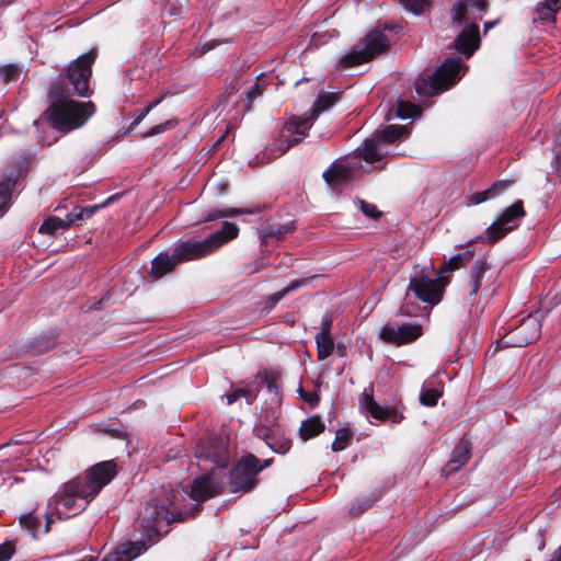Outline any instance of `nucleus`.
<instances>
[{"label": "nucleus", "mask_w": 561, "mask_h": 561, "mask_svg": "<svg viewBox=\"0 0 561 561\" xmlns=\"http://www.w3.org/2000/svg\"><path fill=\"white\" fill-rule=\"evenodd\" d=\"M217 494V486L209 476L196 478L191 488V497L197 502L191 512L176 506L179 493L171 486L162 485L154 490L153 496L147 502L139 515V524L149 541L159 538L161 526L173 522H182L188 516H195L201 511V504Z\"/></svg>", "instance_id": "obj_1"}, {"label": "nucleus", "mask_w": 561, "mask_h": 561, "mask_svg": "<svg viewBox=\"0 0 561 561\" xmlns=\"http://www.w3.org/2000/svg\"><path fill=\"white\" fill-rule=\"evenodd\" d=\"M116 469L114 460L102 461L65 483L54 496L57 513L70 518L85 511L89 503L114 479Z\"/></svg>", "instance_id": "obj_2"}, {"label": "nucleus", "mask_w": 561, "mask_h": 561, "mask_svg": "<svg viewBox=\"0 0 561 561\" xmlns=\"http://www.w3.org/2000/svg\"><path fill=\"white\" fill-rule=\"evenodd\" d=\"M239 228L234 222L225 221L220 230L202 241L186 240L175 245L173 253H159L151 262L150 275L158 279L172 272L179 263L197 260L216 251L224 243L238 236Z\"/></svg>", "instance_id": "obj_3"}, {"label": "nucleus", "mask_w": 561, "mask_h": 561, "mask_svg": "<svg viewBox=\"0 0 561 561\" xmlns=\"http://www.w3.org/2000/svg\"><path fill=\"white\" fill-rule=\"evenodd\" d=\"M48 100L49 106L45 111V116L54 128L64 133L83 125L95 111L92 102L72 100L68 88L61 82L51 84Z\"/></svg>", "instance_id": "obj_4"}, {"label": "nucleus", "mask_w": 561, "mask_h": 561, "mask_svg": "<svg viewBox=\"0 0 561 561\" xmlns=\"http://www.w3.org/2000/svg\"><path fill=\"white\" fill-rule=\"evenodd\" d=\"M486 8V0H458L451 8L453 25L463 26L453 45L466 58H470L480 47L478 21L482 20Z\"/></svg>", "instance_id": "obj_5"}, {"label": "nucleus", "mask_w": 561, "mask_h": 561, "mask_svg": "<svg viewBox=\"0 0 561 561\" xmlns=\"http://www.w3.org/2000/svg\"><path fill=\"white\" fill-rule=\"evenodd\" d=\"M462 65L458 58H447L437 69L424 70L414 82L420 96H434L451 88L460 78Z\"/></svg>", "instance_id": "obj_6"}, {"label": "nucleus", "mask_w": 561, "mask_h": 561, "mask_svg": "<svg viewBox=\"0 0 561 561\" xmlns=\"http://www.w3.org/2000/svg\"><path fill=\"white\" fill-rule=\"evenodd\" d=\"M33 160V153L23 151L13 156L3 170L0 180V217L7 213L12 204V190L19 181L26 176L27 169Z\"/></svg>", "instance_id": "obj_7"}, {"label": "nucleus", "mask_w": 561, "mask_h": 561, "mask_svg": "<svg viewBox=\"0 0 561 561\" xmlns=\"http://www.w3.org/2000/svg\"><path fill=\"white\" fill-rule=\"evenodd\" d=\"M526 211L524 209V204L522 201H516L514 204L508 206L503 214L491 225L489 226L483 233L478 236L471 242H481L494 244L504 237H506L510 232L515 230L520 220L525 217Z\"/></svg>", "instance_id": "obj_8"}, {"label": "nucleus", "mask_w": 561, "mask_h": 561, "mask_svg": "<svg viewBox=\"0 0 561 561\" xmlns=\"http://www.w3.org/2000/svg\"><path fill=\"white\" fill-rule=\"evenodd\" d=\"M390 45L389 37L383 31H371L358 45H356L340 61L343 68H351L371 60L376 55L385 51Z\"/></svg>", "instance_id": "obj_9"}, {"label": "nucleus", "mask_w": 561, "mask_h": 561, "mask_svg": "<svg viewBox=\"0 0 561 561\" xmlns=\"http://www.w3.org/2000/svg\"><path fill=\"white\" fill-rule=\"evenodd\" d=\"M98 57V49L92 48L87 54L79 56L70 62L66 70V77L72 87V94L78 96H88L90 93V79L92 76V65Z\"/></svg>", "instance_id": "obj_10"}, {"label": "nucleus", "mask_w": 561, "mask_h": 561, "mask_svg": "<svg viewBox=\"0 0 561 561\" xmlns=\"http://www.w3.org/2000/svg\"><path fill=\"white\" fill-rule=\"evenodd\" d=\"M259 458L253 454L241 457L230 471L229 485L233 493H248L257 484L256 476L261 468L256 465Z\"/></svg>", "instance_id": "obj_11"}, {"label": "nucleus", "mask_w": 561, "mask_h": 561, "mask_svg": "<svg viewBox=\"0 0 561 561\" xmlns=\"http://www.w3.org/2000/svg\"><path fill=\"white\" fill-rule=\"evenodd\" d=\"M339 100L336 93H322L314 101L309 115L291 116L284 125L283 131L306 137L317 117L324 111L331 108Z\"/></svg>", "instance_id": "obj_12"}, {"label": "nucleus", "mask_w": 561, "mask_h": 561, "mask_svg": "<svg viewBox=\"0 0 561 561\" xmlns=\"http://www.w3.org/2000/svg\"><path fill=\"white\" fill-rule=\"evenodd\" d=\"M540 322L531 316L525 317L517 327L495 342V351L506 347H524L537 341L540 335Z\"/></svg>", "instance_id": "obj_13"}, {"label": "nucleus", "mask_w": 561, "mask_h": 561, "mask_svg": "<svg viewBox=\"0 0 561 561\" xmlns=\"http://www.w3.org/2000/svg\"><path fill=\"white\" fill-rule=\"evenodd\" d=\"M425 272L426 268L410 279L409 290H412L417 299L434 306L440 301L444 287L448 280L442 277L438 272L435 273L434 277L425 274Z\"/></svg>", "instance_id": "obj_14"}, {"label": "nucleus", "mask_w": 561, "mask_h": 561, "mask_svg": "<svg viewBox=\"0 0 561 561\" xmlns=\"http://www.w3.org/2000/svg\"><path fill=\"white\" fill-rule=\"evenodd\" d=\"M360 169V159L357 156H346L336 159L322 174L325 183L334 191L341 190L354 180Z\"/></svg>", "instance_id": "obj_15"}, {"label": "nucleus", "mask_w": 561, "mask_h": 561, "mask_svg": "<svg viewBox=\"0 0 561 561\" xmlns=\"http://www.w3.org/2000/svg\"><path fill=\"white\" fill-rule=\"evenodd\" d=\"M423 334L422 325L419 323L393 324L387 322L379 332V339L387 344L401 346L416 341Z\"/></svg>", "instance_id": "obj_16"}, {"label": "nucleus", "mask_w": 561, "mask_h": 561, "mask_svg": "<svg viewBox=\"0 0 561 561\" xmlns=\"http://www.w3.org/2000/svg\"><path fill=\"white\" fill-rule=\"evenodd\" d=\"M195 456L217 467H226L229 460L228 444L221 436L206 437L197 444Z\"/></svg>", "instance_id": "obj_17"}, {"label": "nucleus", "mask_w": 561, "mask_h": 561, "mask_svg": "<svg viewBox=\"0 0 561 561\" xmlns=\"http://www.w3.org/2000/svg\"><path fill=\"white\" fill-rule=\"evenodd\" d=\"M253 432L254 435L264 440L274 453L284 455L291 448V439L288 432L278 423L256 425Z\"/></svg>", "instance_id": "obj_18"}, {"label": "nucleus", "mask_w": 561, "mask_h": 561, "mask_svg": "<svg viewBox=\"0 0 561 561\" xmlns=\"http://www.w3.org/2000/svg\"><path fill=\"white\" fill-rule=\"evenodd\" d=\"M360 405L371 417L378 421H390L391 423L399 424L404 419L398 407H382L375 401L373 394L367 392L363 393L360 398Z\"/></svg>", "instance_id": "obj_19"}, {"label": "nucleus", "mask_w": 561, "mask_h": 561, "mask_svg": "<svg viewBox=\"0 0 561 561\" xmlns=\"http://www.w3.org/2000/svg\"><path fill=\"white\" fill-rule=\"evenodd\" d=\"M55 345L56 336L53 333H44L23 344L19 350L12 352L11 355L14 357L41 355L51 350Z\"/></svg>", "instance_id": "obj_20"}, {"label": "nucleus", "mask_w": 561, "mask_h": 561, "mask_svg": "<svg viewBox=\"0 0 561 561\" xmlns=\"http://www.w3.org/2000/svg\"><path fill=\"white\" fill-rule=\"evenodd\" d=\"M147 550L145 541H127L119 543L103 561H131Z\"/></svg>", "instance_id": "obj_21"}, {"label": "nucleus", "mask_w": 561, "mask_h": 561, "mask_svg": "<svg viewBox=\"0 0 561 561\" xmlns=\"http://www.w3.org/2000/svg\"><path fill=\"white\" fill-rule=\"evenodd\" d=\"M470 456L471 443L466 437H462L453 449L451 458L443 469L444 472H446L447 474L456 472L468 462Z\"/></svg>", "instance_id": "obj_22"}, {"label": "nucleus", "mask_w": 561, "mask_h": 561, "mask_svg": "<svg viewBox=\"0 0 561 561\" xmlns=\"http://www.w3.org/2000/svg\"><path fill=\"white\" fill-rule=\"evenodd\" d=\"M308 282H309L308 278L295 279V280H291L283 289L278 290L274 294L265 296L260 302V305L262 306V308H261L262 312L268 313L272 309L275 308V306L278 304V301H280L287 294H289L294 290H297L298 288L307 285Z\"/></svg>", "instance_id": "obj_23"}, {"label": "nucleus", "mask_w": 561, "mask_h": 561, "mask_svg": "<svg viewBox=\"0 0 561 561\" xmlns=\"http://www.w3.org/2000/svg\"><path fill=\"white\" fill-rule=\"evenodd\" d=\"M490 270V265L485 259H480L474 262L471 266L469 279H468V298L473 299L482 285V278L486 271Z\"/></svg>", "instance_id": "obj_24"}, {"label": "nucleus", "mask_w": 561, "mask_h": 561, "mask_svg": "<svg viewBox=\"0 0 561 561\" xmlns=\"http://www.w3.org/2000/svg\"><path fill=\"white\" fill-rule=\"evenodd\" d=\"M512 184L513 182L508 180L496 181L489 188L472 194L469 198V205H479L493 199L504 193Z\"/></svg>", "instance_id": "obj_25"}, {"label": "nucleus", "mask_w": 561, "mask_h": 561, "mask_svg": "<svg viewBox=\"0 0 561 561\" xmlns=\"http://www.w3.org/2000/svg\"><path fill=\"white\" fill-rule=\"evenodd\" d=\"M379 142L377 136L373 139H367L364 141L363 146L357 148L353 156H357L360 161L365 160L366 162L373 163L381 160L383 153L379 150Z\"/></svg>", "instance_id": "obj_26"}, {"label": "nucleus", "mask_w": 561, "mask_h": 561, "mask_svg": "<svg viewBox=\"0 0 561 561\" xmlns=\"http://www.w3.org/2000/svg\"><path fill=\"white\" fill-rule=\"evenodd\" d=\"M473 257V251L467 250L446 260L443 265L438 270V274L444 275L447 273H453L460 267L466 266L471 259Z\"/></svg>", "instance_id": "obj_27"}, {"label": "nucleus", "mask_w": 561, "mask_h": 561, "mask_svg": "<svg viewBox=\"0 0 561 561\" xmlns=\"http://www.w3.org/2000/svg\"><path fill=\"white\" fill-rule=\"evenodd\" d=\"M325 430L324 423L320 416H311L305 420L299 428V437L302 440H308L321 434Z\"/></svg>", "instance_id": "obj_28"}, {"label": "nucleus", "mask_w": 561, "mask_h": 561, "mask_svg": "<svg viewBox=\"0 0 561 561\" xmlns=\"http://www.w3.org/2000/svg\"><path fill=\"white\" fill-rule=\"evenodd\" d=\"M72 225L69 214H67L65 219H61L56 216H50L44 220L41 225L38 231L41 233H46L54 236L58 231H65Z\"/></svg>", "instance_id": "obj_29"}, {"label": "nucleus", "mask_w": 561, "mask_h": 561, "mask_svg": "<svg viewBox=\"0 0 561 561\" xmlns=\"http://www.w3.org/2000/svg\"><path fill=\"white\" fill-rule=\"evenodd\" d=\"M294 230V221H289L286 224H270L264 228L263 237L276 238L279 240L284 238L287 233L293 232Z\"/></svg>", "instance_id": "obj_30"}, {"label": "nucleus", "mask_w": 561, "mask_h": 561, "mask_svg": "<svg viewBox=\"0 0 561 561\" xmlns=\"http://www.w3.org/2000/svg\"><path fill=\"white\" fill-rule=\"evenodd\" d=\"M318 359L323 360L328 358L334 348V343L331 335H316Z\"/></svg>", "instance_id": "obj_31"}, {"label": "nucleus", "mask_w": 561, "mask_h": 561, "mask_svg": "<svg viewBox=\"0 0 561 561\" xmlns=\"http://www.w3.org/2000/svg\"><path fill=\"white\" fill-rule=\"evenodd\" d=\"M403 133L404 127L389 125L385 129L378 131L376 136L378 140H380L382 144H391L394 142L397 139L401 138Z\"/></svg>", "instance_id": "obj_32"}, {"label": "nucleus", "mask_w": 561, "mask_h": 561, "mask_svg": "<svg viewBox=\"0 0 561 561\" xmlns=\"http://www.w3.org/2000/svg\"><path fill=\"white\" fill-rule=\"evenodd\" d=\"M379 499V494H370L368 496H365L363 499H357L351 506V513L354 516H358L366 512L368 508H370Z\"/></svg>", "instance_id": "obj_33"}, {"label": "nucleus", "mask_w": 561, "mask_h": 561, "mask_svg": "<svg viewBox=\"0 0 561 561\" xmlns=\"http://www.w3.org/2000/svg\"><path fill=\"white\" fill-rule=\"evenodd\" d=\"M252 210L242 209V208H229L226 210H219V209H209L208 213L205 216V221H211L216 220L222 217H233L241 214H252Z\"/></svg>", "instance_id": "obj_34"}, {"label": "nucleus", "mask_w": 561, "mask_h": 561, "mask_svg": "<svg viewBox=\"0 0 561 561\" xmlns=\"http://www.w3.org/2000/svg\"><path fill=\"white\" fill-rule=\"evenodd\" d=\"M103 205H92L85 207H75L72 211L69 213V217L71 222H76L78 220H84L92 217L96 210H99Z\"/></svg>", "instance_id": "obj_35"}, {"label": "nucleus", "mask_w": 561, "mask_h": 561, "mask_svg": "<svg viewBox=\"0 0 561 561\" xmlns=\"http://www.w3.org/2000/svg\"><path fill=\"white\" fill-rule=\"evenodd\" d=\"M423 311L424 308H422L417 302L411 301L409 298V294H407L404 302L401 305L398 313L400 316L417 317L422 316Z\"/></svg>", "instance_id": "obj_36"}, {"label": "nucleus", "mask_w": 561, "mask_h": 561, "mask_svg": "<svg viewBox=\"0 0 561 561\" xmlns=\"http://www.w3.org/2000/svg\"><path fill=\"white\" fill-rule=\"evenodd\" d=\"M256 383H259V387L263 383L266 385V388L268 390V392H274V393H277L278 391V380H279V376L278 374L276 373H263V374H259L256 376Z\"/></svg>", "instance_id": "obj_37"}, {"label": "nucleus", "mask_w": 561, "mask_h": 561, "mask_svg": "<svg viewBox=\"0 0 561 561\" xmlns=\"http://www.w3.org/2000/svg\"><path fill=\"white\" fill-rule=\"evenodd\" d=\"M442 394L438 389L423 388L420 393V402L425 407H435Z\"/></svg>", "instance_id": "obj_38"}, {"label": "nucleus", "mask_w": 561, "mask_h": 561, "mask_svg": "<svg viewBox=\"0 0 561 561\" xmlns=\"http://www.w3.org/2000/svg\"><path fill=\"white\" fill-rule=\"evenodd\" d=\"M41 524V519L33 513L24 514L20 517V525L27 529L32 534V537H36Z\"/></svg>", "instance_id": "obj_39"}, {"label": "nucleus", "mask_w": 561, "mask_h": 561, "mask_svg": "<svg viewBox=\"0 0 561 561\" xmlns=\"http://www.w3.org/2000/svg\"><path fill=\"white\" fill-rule=\"evenodd\" d=\"M238 398H244L248 404H252L259 393V383H250L245 387L236 389Z\"/></svg>", "instance_id": "obj_40"}, {"label": "nucleus", "mask_w": 561, "mask_h": 561, "mask_svg": "<svg viewBox=\"0 0 561 561\" xmlns=\"http://www.w3.org/2000/svg\"><path fill=\"white\" fill-rule=\"evenodd\" d=\"M351 437H352V435H351V433L347 430H345V428L339 430L336 432L335 439H334V442L332 443V446H331L332 450L333 451H341V450H343L347 446Z\"/></svg>", "instance_id": "obj_41"}, {"label": "nucleus", "mask_w": 561, "mask_h": 561, "mask_svg": "<svg viewBox=\"0 0 561 561\" xmlns=\"http://www.w3.org/2000/svg\"><path fill=\"white\" fill-rule=\"evenodd\" d=\"M178 124V121L176 119H169L164 123H161V124H158L156 126H153L151 129H149L148 131H146L145 134H142V138H148V137H152V136H156L158 134H162L173 127H175Z\"/></svg>", "instance_id": "obj_42"}, {"label": "nucleus", "mask_w": 561, "mask_h": 561, "mask_svg": "<svg viewBox=\"0 0 561 561\" xmlns=\"http://www.w3.org/2000/svg\"><path fill=\"white\" fill-rule=\"evenodd\" d=\"M536 12H537L536 19L538 21H542V22H554L556 21L557 12H554L552 9H550L542 2L538 3Z\"/></svg>", "instance_id": "obj_43"}, {"label": "nucleus", "mask_w": 561, "mask_h": 561, "mask_svg": "<svg viewBox=\"0 0 561 561\" xmlns=\"http://www.w3.org/2000/svg\"><path fill=\"white\" fill-rule=\"evenodd\" d=\"M305 137L298 135V137H286L283 135V139L279 140L277 145L278 156L284 154L291 148L293 146L298 145Z\"/></svg>", "instance_id": "obj_44"}, {"label": "nucleus", "mask_w": 561, "mask_h": 561, "mask_svg": "<svg viewBox=\"0 0 561 561\" xmlns=\"http://www.w3.org/2000/svg\"><path fill=\"white\" fill-rule=\"evenodd\" d=\"M408 10L413 13H421L427 5L430 0H399Z\"/></svg>", "instance_id": "obj_45"}, {"label": "nucleus", "mask_w": 561, "mask_h": 561, "mask_svg": "<svg viewBox=\"0 0 561 561\" xmlns=\"http://www.w3.org/2000/svg\"><path fill=\"white\" fill-rule=\"evenodd\" d=\"M0 75L5 81H16L20 77V69L14 65H8L1 68Z\"/></svg>", "instance_id": "obj_46"}, {"label": "nucleus", "mask_w": 561, "mask_h": 561, "mask_svg": "<svg viewBox=\"0 0 561 561\" xmlns=\"http://www.w3.org/2000/svg\"><path fill=\"white\" fill-rule=\"evenodd\" d=\"M263 94V85L259 82H255L251 89L245 93V100L248 106L259 96Z\"/></svg>", "instance_id": "obj_47"}, {"label": "nucleus", "mask_w": 561, "mask_h": 561, "mask_svg": "<svg viewBox=\"0 0 561 561\" xmlns=\"http://www.w3.org/2000/svg\"><path fill=\"white\" fill-rule=\"evenodd\" d=\"M412 110L413 106L411 104L400 101L398 103L397 115L402 119H407L412 117Z\"/></svg>", "instance_id": "obj_48"}, {"label": "nucleus", "mask_w": 561, "mask_h": 561, "mask_svg": "<svg viewBox=\"0 0 561 561\" xmlns=\"http://www.w3.org/2000/svg\"><path fill=\"white\" fill-rule=\"evenodd\" d=\"M14 553V546L12 542L5 541L0 545V561H8Z\"/></svg>", "instance_id": "obj_49"}, {"label": "nucleus", "mask_w": 561, "mask_h": 561, "mask_svg": "<svg viewBox=\"0 0 561 561\" xmlns=\"http://www.w3.org/2000/svg\"><path fill=\"white\" fill-rule=\"evenodd\" d=\"M360 209L369 218H377L380 215L374 204H369L365 201H360Z\"/></svg>", "instance_id": "obj_50"}, {"label": "nucleus", "mask_w": 561, "mask_h": 561, "mask_svg": "<svg viewBox=\"0 0 561 561\" xmlns=\"http://www.w3.org/2000/svg\"><path fill=\"white\" fill-rule=\"evenodd\" d=\"M332 328V319L329 316H324L321 320V331L318 333L320 335H331Z\"/></svg>", "instance_id": "obj_51"}, {"label": "nucleus", "mask_w": 561, "mask_h": 561, "mask_svg": "<svg viewBox=\"0 0 561 561\" xmlns=\"http://www.w3.org/2000/svg\"><path fill=\"white\" fill-rule=\"evenodd\" d=\"M150 111L151 110L148 106L138 110L136 112L133 123L130 124V129H133L135 126H137L149 114Z\"/></svg>", "instance_id": "obj_52"}, {"label": "nucleus", "mask_w": 561, "mask_h": 561, "mask_svg": "<svg viewBox=\"0 0 561 561\" xmlns=\"http://www.w3.org/2000/svg\"><path fill=\"white\" fill-rule=\"evenodd\" d=\"M300 396H301V398H302L305 401L309 402L311 405L317 404V403L319 402V400H320L319 394H318V393H316V392H312V393H304L302 391H300Z\"/></svg>", "instance_id": "obj_53"}, {"label": "nucleus", "mask_w": 561, "mask_h": 561, "mask_svg": "<svg viewBox=\"0 0 561 561\" xmlns=\"http://www.w3.org/2000/svg\"><path fill=\"white\" fill-rule=\"evenodd\" d=\"M542 3L552 9L557 13L561 10V0H543Z\"/></svg>", "instance_id": "obj_54"}, {"label": "nucleus", "mask_w": 561, "mask_h": 561, "mask_svg": "<svg viewBox=\"0 0 561 561\" xmlns=\"http://www.w3.org/2000/svg\"><path fill=\"white\" fill-rule=\"evenodd\" d=\"M217 45H218V43L215 41H209V42L204 43L201 47V54L202 55L206 54L207 51L215 48Z\"/></svg>", "instance_id": "obj_55"}, {"label": "nucleus", "mask_w": 561, "mask_h": 561, "mask_svg": "<svg viewBox=\"0 0 561 561\" xmlns=\"http://www.w3.org/2000/svg\"><path fill=\"white\" fill-rule=\"evenodd\" d=\"M553 164H554L556 171L558 173H561V148L556 150V156H554V159H553Z\"/></svg>", "instance_id": "obj_56"}, {"label": "nucleus", "mask_w": 561, "mask_h": 561, "mask_svg": "<svg viewBox=\"0 0 561 561\" xmlns=\"http://www.w3.org/2000/svg\"><path fill=\"white\" fill-rule=\"evenodd\" d=\"M226 398H227L228 404H232L233 402H236L239 399L236 389L232 392H230L229 394H227Z\"/></svg>", "instance_id": "obj_57"}, {"label": "nucleus", "mask_w": 561, "mask_h": 561, "mask_svg": "<svg viewBox=\"0 0 561 561\" xmlns=\"http://www.w3.org/2000/svg\"><path fill=\"white\" fill-rule=\"evenodd\" d=\"M549 561H561V546L557 550H554Z\"/></svg>", "instance_id": "obj_58"}, {"label": "nucleus", "mask_w": 561, "mask_h": 561, "mask_svg": "<svg viewBox=\"0 0 561 561\" xmlns=\"http://www.w3.org/2000/svg\"><path fill=\"white\" fill-rule=\"evenodd\" d=\"M272 461H273L272 458L271 459H265L264 461H261L259 459V462H256V465L261 468V471H262L264 468L268 467L272 463Z\"/></svg>", "instance_id": "obj_59"}, {"label": "nucleus", "mask_w": 561, "mask_h": 561, "mask_svg": "<svg viewBox=\"0 0 561 561\" xmlns=\"http://www.w3.org/2000/svg\"><path fill=\"white\" fill-rule=\"evenodd\" d=\"M163 99H164V95H161L157 100H153V102L148 104L147 106L150 107V110H153L156 106H158L162 102Z\"/></svg>", "instance_id": "obj_60"}, {"label": "nucleus", "mask_w": 561, "mask_h": 561, "mask_svg": "<svg viewBox=\"0 0 561 561\" xmlns=\"http://www.w3.org/2000/svg\"><path fill=\"white\" fill-rule=\"evenodd\" d=\"M497 20H494V21H489V22H485L484 23V34L490 30L492 28L494 25L497 24Z\"/></svg>", "instance_id": "obj_61"}, {"label": "nucleus", "mask_w": 561, "mask_h": 561, "mask_svg": "<svg viewBox=\"0 0 561 561\" xmlns=\"http://www.w3.org/2000/svg\"><path fill=\"white\" fill-rule=\"evenodd\" d=\"M48 530H49V522L45 526V533H47Z\"/></svg>", "instance_id": "obj_62"}, {"label": "nucleus", "mask_w": 561, "mask_h": 561, "mask_svg": "<svg viewBox=\"0 0 561 561\" xmlns=\"http://www.w3.org/2000/svg\"><path fill=\"white\" fill-rule=\"evenodd\" d=\"M2 2H5V0H2Z\"/></svg>", "instance_id": "obj_63"}, {"label": "nucleus", "mask_w": 561, "mask_h": 561, "mask_svg": "<svg viewBox=\"0 0 561 561\" xmlns=\"http://www.w3.org/2000/svg\"><path fill=\"white\" fill-rule=\"evenodd\" d=\"M526 561H530V560H526Z\"/></svg>", "instance_id": "obj_64"}]
</instances>
